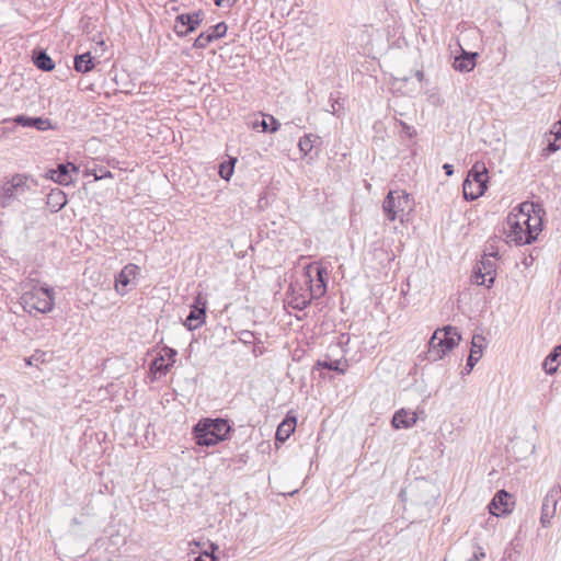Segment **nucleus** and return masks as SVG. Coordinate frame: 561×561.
<instances>
[{
  "mask_svg": "<svg viewBox=\"0 0 561 561\" xmlns=\"http://www.w3.org/2000/svg\"><path fill=\"white\" fill-rule=\"evenodd\" d=\"M232 432L229 420L204 417L193 426L192 436L197 446L210 447L229 439Z\"/></svg>",
  "mask_w": 561,
  "mask_h": 561,
  "instance_id": "1",
  "label": "nucleus"
},
{
  "mask_svg": "<svg viewBox=\"0 0 561 561\" xmlns=\"http://www.w3.org/2000/svg\"><path fill=\"white\" fill-rule=\"evenodd\" d=\"M460 341L461 334L456 327L447 324L436 329L428 341L425 359L428 362L442 359L447 353L458 346Z\"/></svg>",
  "mask_w": 561,
  "mask_h": 561,
  "instance_id": "2",
  "label": "nucleus"
},
{
  "mask_svg": "<svg viewBox=\"0 0 561 561\" xmlns=\"http://www.w3.org/2000/svg\"><path fill=\"white\" fill-rule=\"evenodd\" d=\"M23 310L30 314L35 312H50L55 306V291L53 287L47 285L33 286L25 290L19 300Z\"/></svg>",
  "mask_w": 561,
  "mask_h": 561,
  "instance_id": "3",
  "label": "nucleus"
},
{
  "mask_svg": "<svg viewBox=\"0 0 561 561\" xmlns=\"http://www.w3.org/2000/svg\"><path fill=\"white\" fill-rule=\"evenodd\" d=\"M414 207L412 196L405 191H389L382 202V210L386 219L394 221L399 219L403 222V217Z\"/></svg>",
  "mask_w": 561,
  "mask_h": 561,
  "instance_id": "4",
  "label": "nucleus"
},
{
  "mask_svg": "<svg viewBox=\"0 0 561 561\" xmlns=\"http://www.w3.org/2000/svg\"><path fill=\"white\" fill-rule=\"evenodd\" d=\"M488 169L483 162H476L469 170L462 183L463 198L472 202L482 196L488 190Z\"/></svg>",
  "mask_w": 561,
  "mask_h": 561,
  "instance_id": "5",
  "label": "nucleus"
},
{
  "mask_svg": "<svg viewBox=\"0 0 561 561\" xmlns=\"http://www.w3.org/2000/svg\"><path fill=\"white\" fill-rule=\"evenodd\" d=\"M327 268L319 263L308 264L302 272V285L311 298L319 299L327 293Z\"/></svg>",
  "mask_w": 561,
  "mask_h": 561,
  "instance_id": "6",
  "label": "nucleus"
},
{
  "mask_svg": "<svg viewBox=\"0 0 561 561\" xmlns=\"http://www.w3.org/2000/svg\"><path fill=\"white\" fill-rule=\"evenodd\" d=\"M31 176L22 173L14 174L11 179L0 185V206L9 207L12 201L30 190Z\"/></svg>",
  "mask_w": 561,
  "mask_h": 561,
  "instance_id": "7",
  "label": "nucleus"
},
{
  "mask_svg": "<svg viewBox=\"0 0 561 561\" xmlns=\"http://www.w3.org/2000/svg\"><path fill=\"white\" fill-rule=\"evenodd\" d=\"M508 229L505 230L507 243L514 242L516 245L530 244L537 239L534 230H525L524 225L517 214L511 213L506 219Z\"/></svg>",
  "mask_w": 561,
  "mask_h": 561,
  "instance_id": "8",
  "label": "nucleus"
},
{
  "mask_svg": "<svg viewBox=\"0 0 561 561\" xmlns=\"http://www.w3.org/2000/svg\"><path fill=\"white\" fill-rule=\"evenodd\" d=\"M204 11L197 10L190 13H181L175 16L173 31L178 37H185L195 32L204 21Z\"/></svg>",
  "mask_w": 561,
  "mask_h": 561,
  "instance_id": "9",
  "label": "nucleus"
},
{
  "mask_svg": "<svg viewBox=\"0 0 561 561\" xmlns=\"http://www.w3.org/2000/svg\"><path fill=\"white\" fill-rule=\"evenodd\" d=\"M206 309L207 301L202 294H198L194 298V301L190 307L188 316L183 322L188 331H194L204 324L206 319Z\"/></svg>",
  "mask_w": 561,
  "mask_h": 561,
  "instance_id": "10",
  "label": "nucleus"
},
{
  "mask_svg": "<svg viewBox=\"0 0 561 561\" xmlns=\"http://www.w3.org/2000/svg\"><path fill=\"white\" fill-rule=\"evenodd\" d=\"M472 277L477 285L491 288L496 277L495 262L490 259L482 257V260L477 263Z\"/></svg>",
  "mask_w": 561,
  "mask_h": 561,
  "instance_id": "11",
  "label": "nucleus"
},
{
  "mask_svg": "<svg viewBox=\"0 0 561 561\" xmlns=\"http://www.w3.org/2000/svg\"><path fill=\"white\" fill-rule=\"evenodd\" d=\"M561 499V486L554 485L552 486L546 496L543 497L541 505V515H540V524L543 528H547L551 524V519L556 515L557 505L559 500Z\"/></svg>",
  "mask_w": 561,
  "mask_h": 561,
  "instance_id": "12",
  "label": "nucleus"
},
{
  "mask_svg": "<svg viewBox=\"0 0 561 561\" xmlns=\"http://www.w3.org/2000/svg\"><path fill=\"white\" fill-rule=\"evenodd\" d=\"M79 172V167L72 162L59 163L55 169H48L45 172V179L59 185L68 186L73 184L72 174Z\"/></svg>",
  "mask_w": 561,
  "mask_h": 561,
  "instance_id": "13",
  "label": "nucleus"
},
{
  "mask_svg": "<svg viewBox=\"0 0 561 561\" xmlns=\"http://www.w3.org/2000/svg\"><path fill=\"white\" fill-rule=\"evenodd\" d=\"M536 206L531 202H524L518 206V217L520 218L525 230H534V233L538 236V231L541 230L542 220L541 217L536 213Z\"/></svg>",
  "mask_w": 561,
  "mask_h": 561,
  "instance_id": "14",
  "label": "nucleus"
},
{
  "mask_svg": "<svg viewBox=\"0 0 561 561\" xmlns=\"http://www.w3.org/2000/svg\"><path fill=\"white\" fill-rule=\"evenodd\" d=\"M289 301L288 304L296 310H305L310 306L311 301L314 300L311 298L309 291L304 288L302 284L298 280L291 283L288 288Z\"/></svg>",
  "mask_w": 561,
  "mask_h": 561,
  "instance_id": "15",
  "label": "nucleus"
},
{
  "mask_svg": "<svg viewBox=\"0 0 561 561\" xmlns=\"http://www.w3.org/2000/svg\"><path fill=\"white\" fill-rule=\"evenodd\" d=\"M228 25L225 22H219L210 26L206 32H202L194 41L193 47L196 49H204L210 43L226 36Z\"/></svg>",
  "mask_w": 561,
  "mask_h": 561,
  "instance_id": "16",
  "label": "nucleus"
},
{
  "mask_svg": "<svg viewBox=\"0 0 561 561\" xmlns=\"http://www.w3.org/2000/svg\"><path fill=\"white\" fill-rule=\"evenodd\" d=\"M512 499V494L507 491H497L488 505L490 514L500 517L511 513L513 504Z\"/></svg>",
  "mask_w": 561,
  "mask_h": 561,
  "instance_id": "17",
  "label": "nucleus"
},
{
  "mask_svg": "<svg viewBox=\"0 0 561 561\" xmlns=\"http://www.w3.org/2000/svg\"><path fill=\"white\" fill-rule=\"evenodd\" d=\"M139 274V266L133 263L125 265L121 272L115 276V289L119 295L127 293L126 287Z\"/></svg>",
  "mask_w": 561,
  "mask_h": 561,
  "instance_id": "18",
  "label": "nucleus"
},
{
  "mask_svg": "<svg viewBox=\"0 0 561 561\" xmlns=\"http://www.w3.org/2000/svg\"><path fill=\"white\" fill-rule=\"evenodd\" d=\"M12 122L21 127L34 128L39 131H46L53 129V124L49 118L45 117H32L24 114L16 115L12 118Z\"/></svg>",
  "mask_w": 561,
  "mask_h": 561,
  "instance_id": "19",
  "label": "nucleus"
},
{
  "mask_svg": "<svg viewBox=\"0 0 561 561\" xmlns=\"http://www.w3.org/2000/svg\"><path fill=\"white\" fill-rule=\"evenodd\" d=\"M297 426V416L293 411L287 412L283 421L278 424L275 433V443L284 444L295 432Z\"/></svg>",
  "mask_w": 561,
  "mask_h": 561,
  "instance_id": "20",
  "label": "nucleus"
},
{
  "mask_svg": "<svg viewBox=\"0 0 561 561\" xmlns=\"http://www.w3.org/2000/svg\"><path fill=\"white\" fill-rule=\"evenodd\" d=\"M477 53L461 50L459 56L455 57L453 62V67L455 70L459 72H470L474 69L477 65Z\"/></svg>",
  "mask_w": 561,
  "mask_h": 561,
  "instance_id": "21",
  "label": "nucleus"
},
{
  "mask_svg": "<svg viewBox=\"0 0 561 561\" xmlns=\"http://www.w3.org/2000/svg\"><path fill=\"white\" fill-rule=\"evenodd\" d=\"M68 203L66 193L58 188H51L46 196V205L49 210L55 214L61 210Z\"/></svg>",
  "mask_w": 561,
  "mask_h": 561,
  "instance_id": "22",
  "label": "nucleus"
},
{
  "mask_svg": "<svg viewBox=\"0 0 561 561\" xmlns=\"http://www.w3.org/2000/svg\"><path fill=\"white\" fill-rule=\"evenodd\" d=\"M32 61L37 69H39L44 72L53 71L55 68V61L46 53V50L41 49V48H35L33 50Z\"/></svg>",
  "mask_w": 561,
  "mask_h": 561,
  "instance_id": "23",
  "label": "nucleus"
},
{
  "mask_svg": "<svg viewBox=\"0 0 561 561\" xmlns=\"http://www.w3.org/2000/svg\"><path fill=\"white\" fill-rule=\"evenodd\" d=\"M416 421L417 416L415 413L401 409L393 414L391 424L394 428H409L413 426Z\"/></svg>",
  "mask_w": 561,
  "mask_h": 561,
  "instance_id": "24",
  "label": "nucleus"
},
{
  "mask_svg": "<svg viewBox=\"0 0 561 561\" xmlns=\"http://www.w3.org/2000/svg\"><path fill=\"white\" fill-rule=\"evenodd\" d=\"M95 67L94 58L90 51L77 54L73 57V69L80 73H88Z\"/></svg>",
  "mask_w": 561,
  "mask_h": 561,
  "instance_id": "25",
  "label": "nucleus"
},
{
  "mask_svg": "<svg viewBox=\"0 0 561 561\" xmlns=\"http://www.w3.org/2000/svg\"><path fill=\"white\" fill-rule=\"evenodd\" d=\"M415 503L424 505L427 512H430V510L436 505L434 486L426 485L425 489L421 490V493L415 496Z\"/></svg>",
  "mask_w": 561,
  "mask_h": 561,
  "instance_id": "26",
  "label": "nucleus"
},
{
  "mask_svg": "<svg viewBox=\"0 0 561 561\" xmlns=\"http://www.w3.org/2000/svg\"><path fill=\"white\" fill-rule=\"evenodd\" d=\"M346 367H347V364L345 363L344 365H342L341 360L339 359H324V360H317L313 369H320V368H323V369H329V370H333V371H336L337 374H345L346 371Z\"/></svg>",
  "mask_w": 561,
  "mask_h": 561,
  "instance_id": "27",
  "label": "nucleus"
},
{
  "mask_svg": "<svg viewBox=\"0 0 561 561\" xmlns=\"http://www.w3.org/2000/svg\"><path fill=\"white\" fill-rule=\"evenodd\" d=\"M237 163V158L229 157L227 160H224L218 165V174L222 180L229 181L234 172V165Z\"/></svg>",
  "mask_w": 561,
  "mask_h": 561,
  "instance_id": "28",
  "label": "nucleus"
},
{
  "mask_svg": "<svg viewBox=\"0 0 561 561\" xmlns=\"http://www.w3.org/2000/svg\"><path fill=\"white\" fill-rule=\"evenodd\" d=\"M561 357V343L552 348L542 363V368L548 375L557 373L558 367H548L549 363H556Z\"/></svg>",
  "mask_w": 561,
  "mask_h": 561,
  "instance_id": "29",
  "label": "nucleus"
},
{
  "mask_svg": "<svg viewBox=\"0 0 561 561\" xmlns=\"http://www.w3.org/2000/svg\"><path fill=\"white\" fill-rule=\"evenodd\" d=\"M173 366L172 363H165L163 356L156 357L150 364V371L159 374L160 376L167 375L170 368Z\"/></svg>",
  "mask_w": 561,
  "mask_h": 561,
  "instance_id": "30",
  "label": "nucleus"
},
{
  "mask_svg": "<svg viewBox=\"0 0 561 561\" xmlns=\"http://www.w3.org/2000/svg\"><path fill=\"white\" fill-rule=\"evenodd\" d=\"M319 139V137L317 136H313V135H305L304 137H301L299 139V142H298V147H299V150L300 152L304 154V156H307L308 153L311 152V150L313 149L314 147V142Z\"/></svg>",
  "mask_w": 561,
  "mask_h": 561,
  "instance_id": "31",
  "label": "nucleus"
},
{
  "mask_svg": "<svg viewBox=\"0 0 561 561\" xmlns=\"http://www.w3.org/2000/svg\"><path fill=\"white\" fill-rule=\"evenodd\" d=\"M329 101L331 103V110H329V112L332 113L333 115L340 117L341 111L344 108L343 102H341L340 92L331 93Z\"/></svg>",
  "mask_w": 561,
  "mask_h": 561,
  "instance_id": "32",
  "label": "nucleus"
},
{
  "mask_svg": "<svg viewBox=\"0 0 561 561\" xmlns=\"http://www.w3.org/2000/svg\"><path fill=\"white\" fill-rule=\"evenodd\" d=\"M484 336L481 335V334H474L472 336V341H471V347H470V353L469 354H473V352H477L476 356L478 359L481 358L482 356V353H483V342H484Z\"/></svg>",
  "mask_w": 561,
  "mask_h": 561,
  "instance_id": "33",
  "label": "nucleus"
},
{
  "mask_svg": "<svg viewBox=\"0 0 561 561\" xmlns=\"http://www.w3.org/2000/svg\"><path fill=\"white\" fill-rule=\"evenodd\" d=\"M238 340L244 345H252L259 336L250 330H241L237 333Z\"/></svg>",
  "mask_w": 561,
  "mask_h": 561,
  "instance_id": "34",
  "label": "nucleus"
},
{
  "mask_svg": "<svg viewBox=\"0 0 561 561\" xmlns=\"http://www.w3.org/2000/svg\"><path fill=\"white\" fill-rule=\"evenodd\" d=\"M46 356H47L46 352L37 350L30 357H26L24 359L25 365L33 366V365H37L38 363H42V364L46 363L47 362Z\"/></svg>",
  "mask_w": 561,
  "mask_h": 561,
  "instance_id": "35",
  "label": "nucleus"
},
{
  "mask_svg": "<svg viewBox=\"0 0 561 561\" xmlns=\"http://www.w3.org/2000/svg\"><path fill=\"white\" fill-rule=\"evenodd\" d=\"M211 552L205 551L201 553L198 557L195 558L194 561H218L217 556L215 554V551L218 550V546L214 542L210 543Z\"/></svg>",
  "mask_w": 561,
  "mask_h": 561,
  "instance_id": "36",
  "label": "nucleus"
},
{
  "mask_svg": "<svg viewBox=\"0 0 561 561\" xmlns=\"http://www.w3.org/2000/svg\"><path fill=\"white\" fill-rule=\"evenodd\" d=\"M476 354H477V352H473V354L468 355L466 366L461 370L462 376L469 375L472 371V369L474 368V366L477 365V363L480 360L477 358Z\"/></svg>",
  "mask_w": 561,
  "mask_h": 561,
  "instance_id": "37",
  "label": "nucleus"
},
{
  "mask_svg": "<svg viewBox=\"0 0 561 561\" xmlns=\"http://www.w3.org/2000/svg\"><path fill=\"white\" fill-rule=\"evenodd\" d=\"M94 180L112 179L113 174L105 167H99L92 170Z\"/></svg>",
  "mask_w": 561,
  "mask_h": 561,
  "instance_id": "38",
  "label": "nucleus"
},
{
  "mask_svg": "<svg viewBox=\"0 0 561 561\" xmlns=\"http://www.w3.org/2000/svg\"><path fill=\"white\" fill-rule=\"evenodd\" d=\"M399 125L401 126V130L402 133L409 137V138H414L416 137L417 133L415 130V128L413 126H410L409 124H407L405 122L403 121H400L399 122Z\"/></svg>",
  "mask_w": 561,
  "mask_h": 561,
  "instance_id": "39",
  "label": "nucleus"
},
{
  "mask_svg": "<svg viewBox=\"0 0 561 561\" xmlns=\"http://www.w3.org/2000/svg\"><path fill=\"white\" fill-rule=\"evenodd\" d=\"M252 345H253V348L251 352L254 357L262 356L266 351L265 347L263 346V342L260 337L256 339V341Z\"/></svg>",
  "mask_w": 561,
  "mask_h": 561,
  "instance_id": "40",
  "label": "nucleus"
},
{
  "mask_svg": "<svg viewBox=\"0 0 561 561\" xmlns=\"http://www.w3.org/2000/svg\"><path fill=\"white\" fill-rule=\"evenodd\" d=\"M561 148L560 140H549L547 147L543 149L546 151V156L551 154Z\"/></svg>",
  "mask_w": 561,
  "mask_h": 561,
  "instance_id": "41",
  "label": "nucleus"
},
{
  "mask_svg": "<svg viewBox=\"0 0 561 561\" xmlns=\"http://www.w3.org/2000/svg\"><path fill=\"white\" fill-rule=\"evenodd\" d=\"M483 257H486V259H490V257L499 259L500 257L499 250L493 244H489L485 248V250H484Z\"/></svg>",
  "mask_w": 561,
  "mask_h": 561,
  "instance_id": "42",
  "label": "nucleus"
},
{
  "mask_svg": "<svg viewBox=\"0 0 561 561\" xmlns=\"http://www.w3.org/2000/svg\"><path fill=\"white\" fill-rule=\"evenodd\" d=\"M266 118L270 121V133H276L280 128V123L273 115H266Z\"/></svg>",
  "mask_w": 561,
  "mask_h": 561,
  "instance_id": "43",
  "label": "nucleus"
},
{
  "mask_svg": "<svg viewBox=\"0 0 561 561\" xmlns=\"http://www.w3.org/2000/svg\"><path fill=\"white\" fill-rule=\"evenodd\" d=\"M163 351L165 353V356L169 358L170 363L174 364L175 363V357L178 355L176 350H174L172 347H169V346H165L163 348Z\"/></svg>",
  "mask_w": 561,
  "mask_h": 561,
  "instance_id": "44",
  "label": "nucleus"
},
{
  "mask_svg": "<svg viewBox=\"0 0 561 561\" xmlns=\"http://www.w3.org/2000/svg\"><path fill=\"white\" fill-rule=\"evenodd\" d=\"M265 117H266V115L262 118V121H260V122H255V123L253 124V127H254V128L261 127L263 131H265V133H270V128H271V127H270V125H268V123H267V121H266V118H265Z\"/></svg>",
  "mask_w": 561,
  "mask_h": 561,
  "instance_id": "45",
  "label": "nucleus"
},
{
  "mask_svg": "<svg viewBox=\"0 0 561 561\" xmlns=\"http://www.w3.org/2000/svg\"><path fill=\"white\" fill-rule=\"evenodd\" d=\"M443 170L447 176H451L455 172L454 165L450 163H444Z\"/></svg>",
  "mask_w": 561,
  "mask_h": 561,
  "instance_id": "46",
  "label": "nucleus"
},
{
  "mask_svg": "<svg viewBox=\"0 0 561 561\" xmlns=\"http://www.w3.org/2000/svg\"><path fill=\"white\" fill-rule=\"evenodd\" d=\"M374 253H375V255H383V256H386L388 261L393 260V256L390 257L389 253L385 249H382V248L375 249Z\"/></svg>",
  "mask_w": 561,
  "mask_h": 561,
  "instance_id": "47",
  "label": "nucleus"
},
{
  "mask_svg": "<svg viewBox=\"0 0 561 561\" xmlns=\"http://www.w3.org/2000/svg\"><path fill=\"white\" fill-rule=\"evenodd\" d=\"M504 560L516 561V559L513 556L512 550H510V549L505 550V552H504Z\"/></svg>",
  "mask_w": 561,
  "mask_h": 561,
  "instance_id": "48",
  "label": "nucleus"
},
{
  "mask_svg": "<svg viewBox=\"0 0 561 561\" xmlns=\"http://www.w3.org/2000/svg\"><path fill=\"white\" fill-rule=\"evenodd\" d=\"M414 76L420 82L426 81L423 70H416Z\"/></svg>",
  "mask_w": 561,
  "mask_h": 561,
  "instance_id": "49",
  "label": "nucleus"
},
{
  "mask_svg": "<svg viewBox=\"0 0 561 561\" xmlns=\"http://www.w3.org/2000/svg\"><path fill=\"white\" fill-rule=\"evenodd\" d=\"M224 1H225V0H214L215 4H216L217 7H221Z\"/></svg>",
  "mask_w": 561,
  "mask_h": 561,
  "instance_id": "50",
  "label": "nucleus"
},
{
  "mask_svg": "<svg viewBox=\"0 0 561 561\" xmlns=\"http://www.w3.org/2000/svg\"><path fill=\"white\" fill-rule=\"evenodd\" d=\"M478 556H482V557H483V556H484V552H482V551H481V552H478V554H474V558H478Z\"/></svg>",
  "mask_w": 561,
  "mask_h": 561,
  "instance_id": "51",
  "label": "nucleus"
},
{
  "mask_svg": "<svg viewBox=\"0 0 561 561\" xmlns=\"http://www.w3.org/2000/svg\"><path fill=\"white\" fill-rule=\"evenodd\" d=\"M478 556H482V557H483V556H484V552H482V551H481V552H478V554H474V558H478Z\"/></svg>",
  "mask_w": 561,
  "mask_h": 561,
  "instance_id": "52",
  "label": "nucleus"
},
{
  "mask_svg": "<svg viewBox=\"0 0 561 561\" xmlns=\"http://www.w3.org/2000/svg\"><path fill=\"white\" fill-rule=\"evenodd\" d=\"M478 556H482V557H483V556H484V552H482V551H481V552H478V554H474V558H478Z\"/></svg>",
  "mask_w": 561,
  "mask_h": 561,
  "instance_id": "53",
  "label": "nucleus"
},
{
  "mask_svg": "<svg viewBox=\"0 0 561 561\" xmlns=\"http://www.w3.org/2000/svg\"><path fill=\"white\" fill-rule=\"evenodd\" d=\"M548 367H558L557 365H554V363H549L548 364Z\"/></svg>",
  "mask_w": 561,
  "mask_h": 561,
  "instance_id": "54",
  "label": "nucleus"
},
{
  "mask_svg": "<svg viewBox=\"0 0 561 561\" xmlns=\"http://www.w3.org/2000/svg\"><path fill=\"white\" fill-rule=\"evenodd\" d=\"M408 80H409V79H408L407 77L402 78V81H403V82H408Z\"/></svg>",
  "mask_w": 561,
  "mask_h": 561,
  "instance_id": "55",
  "label": "nucleus"
},
{
  "mask_svg": "<svg viewBox=\"0 0 561 561\" xmlns=\"http://www.w3.org/2000/svg\"><path fill=\"white\" fill-rule=\"evenodd\" d=\"M232 1L234 2L236 0H232Z\"/></svg>",
  "mask_w": 561,
  "mask_h": 561,
  "instance_id": "56",
  "label": "nucleus"
}]
</instances>
